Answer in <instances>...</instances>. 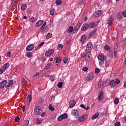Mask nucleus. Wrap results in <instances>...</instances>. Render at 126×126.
Returning <instances> with one entry per match:
<instances>
[{
  "mask_svg": "<svg viewBox=\"0 0 126 126\" xmlns=\"http://www.w3.org/2000/svg\"><path fill=\"white\" fill-rule=\"evenodd\" d=\"M55 76L54 75H53V76H50V79L52 81H54L55 80Z\"/></svg>",
  "mask_w": 126,
  "mask_h": 126,
  "instance_id": "nucleus-51",
  "label": "nucleus"
},
{
  "mask_svg": "<svg viewBox=\"0 0 126 126\" xmlns=\"http://www.w3.org/2000/svg\"><path fill=\"white\" fill-rule=\"evenodd\" d=\"M45 115H46V112H43L41 114L40 116L41 117H44V116H45Z\"/></svg>",
  "mask_w": 126,
  "mask_h": 126,
  "instance_id": "nucleus-62",
  "label": "nucleus"
},
{
  "mask_svg": "<svg viewBox=\"0 0 126 126\" xmlns=\"http://www.w3.org/2000/svg\"><path fill=\"white\" fill-rule=\"evenodd\" d=\"M71 115L76 118V119H78V118H79V113H78V111H77V110H72Z\"/></svg>",
  "mask_w": 126,
  "mask_h": 126,
  "instance_id": "nucleus-4",
  "label": "nucleus"
},
{
  "mask_svg": "<svg viewBox=\"0 0 126 126\" xmlns=\"http://www.w3.org/2000/svg\"><path fill=\"white\" fill-rule=\"evenodd\" d=\"M122 17H123V16H122V12H119L118 14H117V18L118 19H121V18H122Z\"/></svg>",
  "mask_w": 126,
  "mask_h": 126,
  "instance_id": "nucleus-30",
  "label": "nucleus"
},
{
  "mask_svg": "<svg viewBox=\"0 0 126 126\" xmlns=\"http://www.w3.org/2000/svg\"><path fill=\"white\" fill-rule=\"evenodd\" d=\"M44 121V120H43L42 118H37L36 120V123L38 125H40V124H42L43 122Z\"/></svg>",
  "mask_w": 126,
  "mask_h": 126,
  "instance_id": "nucleus-18",
  "label": "nucleus"
},
{
  "mask_svg": "<svg viewBox=\"0 0 126 126\" xmlns=\"http://www.w3.org/2000/svg\"><path fill=\"white\" fill-rule=\"evenodd\" d=\"M63 82H59L58 84V87L59 88H62V87H63Z\"/></svg>",
  "mask_w": 126,
  "mask_h": 126,
  "instance_id": "nucleus-38",
  "label": "nucleus"
},
{
  "mask_svg": "<svg viewBox=\"0 0 126 126\" xmlns=\"http://www.w3.org/2000/svg\"><path fill=\"white\" fill-rule=\"evenodd\" d=\"M124 64H125V65L126 64V58L124 59Z\"/></svg>",
  "mask_w": 126,
  "mask_h": 126,
  "instance_id": "nucleus-64",
  "label": "nucleus"
},
{
  "mask_svg": "<svg viewBox=\"0 0 126 126\" xmlns=\"http://www.w3.org/2000/svg\"><path fill=\"white\" fill-rule=\"evenodd\" d=\"M73 31V27L70 26L68 28L67 30V33H71Z\"/></svg>",
  "mask_w": 126,
  "mask_h": 126,
  "instance_id": "nucleus-22",
  "label": "nucleus"
},
{
  "mask_svg": "<svg viewBox=\"0 0 126 126\" xmlns=\"http://www.w3.org/2000/svg\"><path fill=\"white\" fill-rule=\"evenodd\" d=\"M41 30H43V31H44V32H47L49 31V27H43V28L41 29Z\"/></svg>",
  "mask_w": 126,
  "mask_h": 126,
  "instance_id": "nucleus-32",
  "label": "nucleus"
},
{
  "mask_svg": "<svg viewBox=\"0 0 126 126\" xmlns=\"http://www.w3.org/2000/svg\"><path fill=\"white\" fill-rule=\"evenodd\" d=\"M22 84H23V85H25V84H27V81H26V80L24 79H23Z\"/></svg>",
  "mask_w": 126,
  "mask_h": 126,
  "instance_id": "nucleus-50",
  "label": "nucleus"
},
{
  "mask_svg": "<svg viewBox=\"0 0 126 126\" xmlns=\"http://www.w3.org/2000/svg\"><path fill=\"white\" fill-rule=\"evenodd\" d=\"M104 49L105 50H110V49H111V48L110 47V46H108V45H106L105 46H104Z\"/></svg>",
  "mask_w": 126,
  "mask_h": 126,
  "instance_id": "nucleus-49",
  "label": "nucleus"
},
{
  "mask_svg": "<svg viewBox=\"0 0 126 126\" xmlns=\"http://www.w3.org/2000/svg\"><path fill=\"white\" fill-rule=\"evenodd\" d=\"M80 26H81V24L79 23L76 26L75 28H74V30L77 31V30H78V29L80 28Z\"/></svg>",
  "mask_w": 126,
  "mask_h": 126,
  "instance_id": "nucleus-26",
  "label": "nucleus"
},
{
  "mask_svg": "<svg viewBox=\"0 0 126 126\" xmlns=\"http://www.w3.org/2000/svg\"><path fill=\"white\" fill-rule=\"evenodd\" d=\"M100 72V69L96 68L95 69V73H99Z\"/></svg>",
  "mask_w": 126,
  "mask_h": 126,
  "instance_id": "nucleus-48",
  "label": "nucleus"
},
{
  "mask_svg": "<svg viewBox=\"0 0 126 126\" xmlns=\"http://www.w3.org/2000/svg\"><path fill=\"white\" fill-rule=\"evenodd\" d=\"M52 66V63H49L45 67V69H49Z\"/></svg>",
  "mask_w": 126,
  "mask_h": 126,
  "instance_id": "nucleus-34",
  "label": "nucleus"
},
{
  "mask_svg": "<svg viewBox=\"0 0 126 126\" xmlns=\"http://www.w3.org/2000/svg\"><path fill=\"white\" fill-rule=\"evenodd\" d=\"M43 20H39L35 24L36 27H39V26H41L43 24Z\"/></svg>",
  "mask_w": 126,
  "mask_h": 126,
  "instance_id": "nucleus-17",
  "label": "nucleus"
},
{
  "mask_svg": "<svg viewBox=\"0 0 126 126\" xmlns=\"http://www.w3.org/2000/svg\"><path fill=\"white\" fill-rule=\"evenodd\" d=\"M49 109L51 112H53V111H55V108L53 107V105L52 104H50L49 105Z\"/></svg>",
  "mask_w": 126,
  "mask_h": 126,
  "instance_id": "nucleus-29",
  "label": "nucleus"
},
{
  "mask_svg": "<svg viewBox=\"0 0 126 126\" xmlns=\"http://www.w3.org/2000/svg\"><path fill=\"white\" fill-rule=\"evenodd\" d=\"M46 23L45 22L41 27V29H43L46 26Z\"/></svg>",
  "mask_w": 126,
  "mask_h": 126,
  "instance_id": "nucleus-59",
  "label": "nucleus"
},
{
  "mask_svg": "<svg viewBox=\"0 0 126 126\" xmlns=\"http://www.w3.org/2000/svg\"><path fill=\"white\" fill-rule=\"evenodd\" d=\"M35 19L34 17L31 18V22L32 23H33V22H34L35 21Z\"/></svg>",
  "mask_w": 126,
  "mask_h": 126,
  "instance_id": "nucleus-57",
  "label": "nucleus"
},
{
  "mask_svg": "<svg viewBox=\"0 0 126 126\" xmlns=\"http://www.w3.org/2000/svg\"><path fill=\"white\" fill-rule=\"evenodd\" d=\"M101 14H102V10H98L94 13L93 17H98Z\"/></svg>",
  "mask_w": 126,
  "mask_h": 126,
  "instance_id": "nucleus-8",
  "label": "nucleus"
},
{
  "mask_svg": "<svg viewBox=\"0 0 126 126\" xmlns=\"http://www.w3.org/2000/svg\"><path fill=\"white\" fill-rule=\"evenodd\" d=\"M109 85L111 87H115L116 86V81L115 80H112L109 83Z\"/></svg>",
  "mask_w": 126,
  "mask_h": 126,
  "instance_id": "nucleus-19",
  "label": "nucleus"
},
{
  "mask_svg": "<svg viewBox=\"0 0 126 126\" xmlns=\"http://www.w3.org/2000/svg\"><path fill=\"white\" fill-rule=\"evenodd\" d=\"M67 61H68V59L67 58V57H64L63 59L64 63H67Z\"/></svg>",
  "mask_w": 126,
  "mask_h": 126,
  "instance_id": "nucleus-42",
  "label": "nucleus"
},
{
  "mask_svg": "<svg viewBox=\"0 0 126 126\" xmlns=\"http://www.w3.org/2000/svg\"><path fill=\"white\" fill-rule=\"evenodd\" d=\"M96 31H97V30L96 29H94V30H93V31H92L91 32H90V35H93L94 33H95Z\"/></svg>",
  "mask_w": 126,
  "mask_h": 126,
  "instance_id": "nucleus-46",
  "label": "nucleus"
},
{
  "mask_svg": "<svg viewBox=\"0 0 126 126\" xmlns=\"http://www.w3.org/2000/svg\"><path fill=\"white\" fill-rule=\"evenodd\" d=\"M98 117H99V113L97 112L93 115L92 119V120H95V119H97Z\"/></svg>",
  "mask_w": 126,
  "mask_h": 126,
  "instance_id": "nucleus-20",
  "label": "nucleus"
},
{
  "mask_svg": "<svg viewBox=\"0 0 126 126\" xmlns=\"http://www.w3.org/2000/svg\"><path fill=\"white\" fill-rule=\"evenodd\" d=\"M63 117L61 116H60L58 118V121H63Z\"/></svg>",
  "mask_w": 126,
  "mask_h": 126,
  "instance_id": "nucleus-47",
  "label": "nucleus"
},
{
  "mask_svg": "<svg viewBox=\"0 0 126 126\" xmlns=\"http://www.w3.org/2000/svg\"><path fill=\"white\" fill-rule=\"evenodd\" d=\"M103 92H101L99 94V96L98 97L99 101H102V99H103Z\"/></svg>",
  "mask_w": 126,
  "mask_h": 126,
  "instance_id": "nucleus-24",
  "label": "nucleus"
},
{
  "mask_svg": "<svg viewBox=\"0 0 126 126\" xmlns=\"http://www.w3.org/2000/svg\"><path fill=\"white\" fill-rule=\"evenodd\" d=\"M54 54V49H48L45 52V56L47 58H49L50 56H52Z\"/></svg>",
  "mask_w": 126,
  "mask_h": 126,
  "instance_id": "nucleus-5",
  "label": "nucleus"
},
{
  "mask_svg": "<svg viewBox=\"0 0 126 126\" xmlns=\"http://www.w3.org/2000/svg\"><path fill=\"white\" fill-rule=\"evenodd\" d=\"M81 58H85V61L87 63H91V53L85 52L81 55Z\"/></svg>",
  "mask_w": 126,
  "mask_h": 126,
  "instance_id": "nucleus-1",
  "label": "nucleus"
},
{
  "mask_svg": "<svg viewBox=\"0 0 126 126\" xmlns=\"http://www.w3.org/2000/svg\"><path fill=\"white\" fill-rule=\"evenodd\" d=\"M5 70L9 67V63H6L3 67H2Z\"/></svg>",
  "mask_w": 126,
  "mask_h": 126,
  "instance_id": "nucleus-21",
  "label": "nucleus"
},
{
  "mask_svg": "<svg viewBox=\"0 0 126 126\" xmlns=\"http://www.w3.org/2000/svg\"><path fill=\"white\" fill-rule=\"evenodd\" d=\"M80 107H81V108H83V109H85V105H84V104H81V105H80Z\"/></svg>",
  "mask_w": 126,
  "mask_h": 126,
  "instance_id": "nucleus-63",
  "label": "nucleus"
},
{
  "mask_svg": "<svg viewBox=\"0 0 126 126\" xmlns=\"http://www.w3.org/2000/svg\"><path fill=\"white\" fill-rule=\"evenodd\" d=\"M121 81H120V80H119V79H116L115 80V83L116 84H119V83H120Z\"/></svg>",
  "mask_w": 126,
  "mask_h": 126,
  "instance_id": "nucleus-52",
  "label": "nucleus"
},
{
  "mask_svg": "<svg viewBox=\"0 0 126 126\" xmlns=\"http://www.w3.org/2000/svg\"><path fill=\"white\" fill-rule=\"evenodd\" d=\"M50 14L51 15H54V14H55V11H54V10H50Z\"/></svg>",
  "mask_w": 126,
  "mask_h": 126,
  "instance_id": "nucleus-55",
  "label": "nucleus"
},
{
  "mask_svg": "<svg viewBox=\"0 0 126 126\" xmlns=\"http://www.w3.org/2000/svg\"><path fill=\"white\" fill-rule=\"evenodd\" d=\"M20 121V118H19V117L18 116L16 117L15 118V122L18 123Z\"/></svg>",
  "mask_w": 126,
  "mask_h": 126,
  "instance_id": "nucleus-37",
  "label": "nucleus"
},
{
  "mask_svg": "<svg viewBox=\"0 0 126 126\" xmlns=\"http://www.w3.org/2000/svg\"><path fill=\"white\" fill-rule=\"evenodd\" d=\"M62 3H63L62 0H57L56 1V4H57V5H61Z\"/></svg>",
  "mask_w": 126,
  "mask_h": 126,
  "instance_id": "nucleus-28",
  "label": "nucleus"
},
{
  "mask_svg": "<svg viewBox=\"0 0 126 126\" xmlns=\"http://www.w3.org/2000/svg\"><path fill=\"white\" fill-rule=\"evenodd\" d=\"M27 8V5L26 4H23L21 6L22 10H25Z\"/></svg>",
  "mask_w": 126,
  "mask_h": 126,
  "instance_id": "nucleus-25",
  "label": "nucleus"
},
{
  "mask_svg": "<svg viewBox=\"0 0 126 126\" xmlns=\"http://www.w3.org/2000/svg\"><path fill=\"white\" fill-rule=\"evenodd\" d=\"M11 52H7V53H6V57H9H9L11 58Z\"/></svg>",
  "mask_w": 126,
  "mask_h": 126,
  "instance_id": "nucleus-45",
  "label": "nucleus"
},
{
  "mask_svg": "<svg viewBox=\"0 0 126 126\" xmlns=\"http://www.w3.org/2000/svg\"><path fill=\"white\" fill-rule=\"evenodd\" d=\"M34 113L35 115H37V116H39L41 113H42V111L41 110V107L40 106H36L34 108Z\"/></svg>",
  "mask_w": 126,
  "mask_h": 126,
  "instance_id": "nucleus-6",
  "label": "nucleus"
},
{
  "mask_svg": "<svg viewBox=\"0 0 126 126\" xmlns=\"http://www.w3.org/2000/svg\"><path fill=\"white\" fill-rule=\"evenodd\" d=\"M52 34L51 33H48L46 35V39H50V38H52Z\"/></svg>",
  "mask_w": 126,
  "mask_h": 126,
  "instance_id": "nucleus-33",
  "label": "nucleus"
},
{
  "mask_svg": "<svg viewBox=\"0 0 126 126\" xmlns=\"http://www.w3.org/2000/svg\"><path fill=\"white\" fill-rule=\"evenodd\" d=\"M44 44H45V42H41L40 44H39L38 45V47H39V48H41V47H42V46H43V45H44Z\"/></svg>",
  "mask_w": 126,
  "mask_h": 126,
  "instance_id": "nucleus-54",
  "label": "nucleus"
},
{
  "mask_svg": "<svg viewBox=\"0 0 126 126\" xmlns=\"http://www.w3.org/2000/svg\"><path fill=\"white\" fill-rule=\"evenodd\" d=\"M82 70H83V71H87V70H88V67H85L82 68Z\"/></svg>",
  "mask_w": 126,
  "mask_h": 126,
  "instance_id": "nucleus-53",
  "label": "nucleus"
},
{
  "mask_svg": "<svg viewBox=\"0 0 126 126\" xmlns=\"http://www.w3.org/2000/svg\"><path fill=\"white\" fill-rule=\"evenodd\" d=\"M88 24L89 25V28H95V27H96V26H97L96 23L91 22Z\"/></svg>",
  "mask_w": 126,
  "mask_h": 126,
  "instance_id": "nucleus-12",
  "label": "nucleus"
},
{
  "mask_svg": "<svg viewBox=\"0 0 126 126\" xmlns=\"http://www.w3.org/2000/svg\"><path fill=\"white\" fill-rule=\"evenodd\" d=\"M87 118H88V114H86L84 115L80 116L78 119V122L80 123H82V122H84L86 120H87Z\"/></svg>",
  "mask_w": 126,
  "mask_h": 126,
  "instance_id": "nucleus-3",
  "label": "nucleus"
},
{
  "mask_svg": "<svg viewBox=\"0 0 126 126\" xmlns=\"http://www.w3.org/2000/svg\"><path fill=\"white\" fill-rule=\"evenodd\" d=\"M122 14L124 15V17H126V10L123 11Z\"/></svg>",
  "mask_w": 126,
  "mask_h": 126,
  "instance_id": "nucleus-58",
  "label": "nucleus"
},
{
  "mask_svg": "<svg viewBox=\"0 0 126 126\" xmlns=\"http://www.w3.org/2000/svg\"><path fill=\"white\" fill-rule=\"evenodd\" d=\"M63 44H59L58 46V50H62V49H63Z\"/></svg>",
  "mask_w": 126,
  "mask_h": 126,
  "instance_id": "nucleus-41",
  "label": "nucleus"
},
{
  "mask_svg": "<svg viewBox=\"0 0 126 126\" xmlns=\"http://www.w3.org/2000/svg\"><path fill=\"white\" fill-rule=\"evenodd\" d=\"M120 102V100H119V98L117 97L115 98L114 99V104H115V105H118V104H119Z\"/></svg>",
  "mask_w": 126,
  "mask_h": 126,
  "instance_id": "nucleus-31",
  "label": "nucleus"
},
{
  "mask_svg": "<svg viewBox=\"0 0 126 126\" xmlns=\"http://www.w3.org/2000/svg\"><path fill=\"white\" fill-rule=\"evenodd\" d=\"M29 125V121H28V120H25L23 124V126H28Z\"/></svg>",
  "mask_w": 126,
  "mask_h": 126,
  "instance_id": "nucleus-23",
  "label": "nucleus"
},
{
  "mask_svg": "<svg viewBox=\"0 0 126 126\" xmlns=\"http://www.w3.org/2000/svg\"><path fill=\"white\" fill-rule=\"evenodd\" d=\"M88 28H89V26L88 24L86 23V24L83 25L81 30L82 31H85L86 30H87V29H88Z\"/></svg>",
  "mask_w": 126,
  "mask_h": 126,
  "instance_id": "nucleus-13",
  "label": "nucleus"
},
{
  "mask_svg": "<svg viewBox=\"0 0 126 126\" xmlns=\"http://www.w3.org/2000/svg\"><path fill=\"white\" fill-rule=\"evenodd\" d=\"M7 83V81L6 80H3L1 81L0 83V89H3V88H4V86L6 85V84Z\"/></svg>",
  "mask_w": 126,
  "mask_h": 126,
  "instance_id": "nucleus-9",
  "label": "nucleus"
},
{
  "mask_svg": "<svg viewBox=\"0 0 126 126\" xmlns=\"http://www.w3.org/2000/svg\"><path fill=\"white\" fill-rule=\"evenodd\" d=\"M114 23V16L110 17L108 20V25L109 26H111Z\"/></svg>",
  "mask_w": 126,
  "mask_h": 126,
  "instance_id": "nucleus-10",
  "label": "nucleus"
},
{
  "mask_svg": "<svg viewBox=\"0 0 126 126\" xmlns=\"http://www.w3.org/2000/svg\"><path fill=\"white\" fill-rule=\"evenodd\" d=\"M55 60L56 63H59L61 62V58H56Z\"/></svg>",
  "mask_w": 126,
  "mask_h": 126,
  "instance_id": "nucleus-39",
  "label": "nucleus"
},
{
  "mask_svg": "<svg viewBox=\"0 0 126 126\" xmlns=\"http://www.w3.org/2000/svg\"><path fill=\"white\" fill-rule=\"evenodd\" d=\"M5 69L2 67L1 68H0V74H1V73H3V71H5Z\"/></svg>",
  "mask_w": 126,
  "mask_h": 126,
  "instance_id": "nucleus-44",
  "label": "nucleus"
},
{
  "mask_svg": "<svg viewBox=\"0 0 126 126\" xmlns=\"http://www.w3.org/2000/svg\"><path fill=\"white\" fill-rule=\"evenodd\" d=\"M62 116V118H63V120L64 119H67V114H63L61 115Z\"/></svg>",
  "mask_w": 126,
  "mask_h": 126,
  "instance_id": "nucleus-36",
  "label": "nucleus"
},
{
  "mask_svg": "<svg viewBox=\"0 0 126 126\" xmlns=\"http://www.w3.org/2000/svg\"><path fill=\"white\" fill-rule=\"evenodd\" d=\"M56 117H57V114H53L51 116V120H54V119H56Z\"/></svg>",
  "mask_w": 126,
  "mask_h": 126,
  "instance_id": "nucleus-43",
  "label": "nucleus"
},
{
  "mask_svg": "<svg viewBox=\"0 0 126 126\" xmlns=\"http://www.w3.org/2000/svg\"><path fill=\"white\" fill-rule=\"evenodd\" d=\"M121 125V123L120 122H117L115 123V126H120Z\"/></svg>",
  "mask_w": 126,
  "mask_h": 126,
  "instance_id": "nucleus-56",
  "label": "nucleus"
},
{
  "mask_svg": "<svg viewBox=\"0 0 126 126\" xmlns=\"http://www.w3.org/2000/svg\"><path fill=\"white\" fill-rule=\"evenodd\" d=\"M94 78V75L92 73L89 74L86 78L87 80H92Z\"/></svg>",
  "mask_w": 126,
  "mask_h": 126,
  "instance_id": "nucleus-11",
  "label": "nucleus"
},
{
  "mask_svg": "<svg viewBox=\"0 0 126 126\" xmlns=\"http://www.w3.org/2000/svg\"><path fill=\"white\" fill-rule=\"evenodd\" d=\"M44 102V98H40L39 99V103H43Z\"/></svg>",
  "mask_w": 126,
  "mask_h": 126,
  "instance_id": "nucleus-60",
  "label": "nucleus"
},
{
  "mask_svg": "<svg viewBox=\"0 0 126 126\" xmlns=\"http://www.w3.org/2000/svg\"><path fill=\"white\" fill-rule=\"evenodd\" d=\"M69 104H70L69 107L73 108V107L75 106V104H76L75 101L72 100L70 101Z\"/></svg>",
  "mask_w": 126,
  "mask_h": 126,
  "instance_id": "nucleus-16",
  "label": "nucleus"
},
{
  "mask_svg": "<svg viewBox=\"0 0 126 126\" xmlns=\"http://www.w3.org/2000/svg\"><path fill=\"white\" fill-rule=\"evenodd\" d=\"M98 59L101 62H105V60H106V57L104 56L103 55H99L98 57Z\"/></svg>",
  "mask_w": 126,
  "mask_h": 126,
  "instance_id": "nucleus-14",
  "label": "nucleus"
},
{
  "mask_svg": "<svg viewBox=\"0 0 126 126\" xmlns=\"http://www.w3.org/2000/svg\"><path fill=\"white\" fill-rule=\"evenodd\" d=\"M32 50H34L33 44H31L29 45H28L26 47V51L27 52H31Z\"/></svg>",
  "mask_w": 126,
  "mask_h": 126,
  "instance_id": "nucleus-7",
  "label": "nucleus"
},
{
  "mask_svg": "<svg viewBox=\"0 0 126 126\" xmlns=\"http://www.w3.org/2000/svg\"><path fill=\"white\" fill-rule=\"evenodd\" d=\"M39 74H40V73L39 72H37L34 75H33V77H36V76H37V75H39Z\"/></svg>",
  "mask_w": 126,
  "mask_h": 126,
  "instance_id": "nucleus-61",
  "label": "nucleus"
},
{
  "mask_svg": "<svg viewBox=\"0 0 126 126\" xmlns=\"http://www.w3.org/2000/svg\"><path fill=\"white\" fill-rule=\"evenodd\" d=\"M93 48V45H92V42H89L86 46V49L85 53H90L92 50V48Z\"/></svg>",
  "mask_w": 126,
  "mask_h": 126,
  "instance_id": "nucleus-2",
  "label": "nucleus"
},
{
  "mask_svg": "<svg viewBox=\"0 0 126 126\" xmlns=\"http://www.w3.org/2000/svg\"><path fill=\"white\" fill-rule=\"evenodd\" d=\"M87 38V37H86V35H82L81 37V42H82L83 44H84V43H85V41H86Z\"/></svg>",
  "mask_w": 126,
  "mask_h": 126,
  "instance_id": "nucleus-15",
  "label": "nucleus"
},
{
  "mask_svg": "<svg viewBox=\"0 0 126 126\" xmlns=\"http://www.w3.org/2000/svg\"><path fill=\"white\" fill-rule=\"evenodd\" d=\"M12 84H13V81L12 80H10L9 81L8 84L7 85L6 87H7V88L10 87V86H11V85H12Z\"/></svg>",
  "mask_w": 126,
  "mask_h": 126,
  "instance_id": "nucleus-27",
  "label": "nucleus"
},
{
  "mask_svg": "<svg viewBox=\"0 0 126 126\" xmlns=\"http://www.w3.org/2000/svg\"><path fill=\"white\" fill-rule=\"evenodd\" d=\"M27 100L29 102H31V101H32V96H31V95H29L28 96Z\"/></svg>",
  "mask_w": 126,
  "mask_h": 126,
  "instance_id": "nucleus-35",
  "label": "nucleus"
},
{
  "mask_svg": "<svg viewBox=\"0 0 126 126\" xmlns=\"http://www.w3.org/2000/svg\"><path fill=\"white\" fill-rule=\"evenodd\" d=\"M27 57L28 58H31V57H32V53H31V52H28L27 53Z\"/></svg>",
  "mask_w": 126,
  "mask_h": 126,
  "instance_id": "nucleus-40",
  "label": "nucleus"
}]
</instances>
